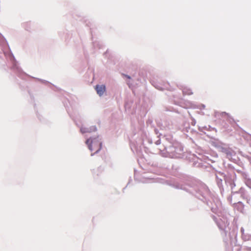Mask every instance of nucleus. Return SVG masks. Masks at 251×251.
Returning a JSON list of instances; mask_svg holds the SVG:
<instances>
[{
	"instance_id": "4",
	"label": "nucleus",
	"mask_w": 251,
	"mask_h": 251,
	"mask_svg": "<svg viewBox=\"0 0 251 251\" xmlns=\"http://www.w3.org/2000/svg\"><path fill=\"white\" fill-rule=\"evenodd\" d=\"M182 92L184 95H190L193 94L192 90L186 87L183 88Z\"/></svg>"
},
{
	"instance_id": "3",
	"label": "nucleus",
	"mask_w": 251,
	"mask_h": 251,
	"mask_svg": "<svg viewBox=\"0 0 251 251\" xmlns=\"http://www.w3.org/2000/svg\"><path fill=\"white\" fill-rule=\"evenodd\" d=\"M86 144L87 145L89 150L90 151H92L93 150V146H92V144H93V140L92 139H88L86 142Z\"/></svg>"
},
{
	"instance_id": "2",
	"label": "nucleus",
	"mask_w": 251,
	"mask_h": 251,
	"mask_svg": "<svg viewBox=\"0 0 251 251\" xmlns=\"http://www.w3.org/2000/svg\"><path fill=\"white\" fill-rule=\"evenodd\" d=\"M80 131L82 133H89L92 132L93 131V129L83 126L81 127Z\"/></svg>"
},
{
	"instance_id": "1",
	"label": "nucleus",
	"mask_w": 251,
	"mask_h": 251,
	"mask_svg": "<svg viewBox=\"0 0 251 251\" xmlns=\"http://www.w3.org/2000/svg\"><path fill=\"white\" fill-rule=\"evenodd\" d=\"M95 90L100 97H101L106 93V87L103 84L97 85L95 86Z\"/></svg>"
}]
</instances>
